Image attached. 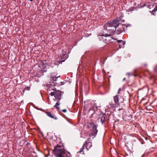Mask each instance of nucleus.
Listing matches in <instances>:
<instances>
[{
	"mask_svg": "<svg viewBox=\"0 0 157 157\" xmlns=\"http://www.w3.org/2000/svg\"><path fill=\"white\" fill-rule=\"evenodd\" d=\"M121 18H118L116 19L113 20V21L110 22H108L105 25L104 27L106 30H108V33L105 34H103L101 33L98 34V36L107 37L111 36L113 34L114 32L116 30V28L118 27L119 25V22Z\"/></svg>",
	"mask_w": 157,
	"mask_h": 157,
	"instance_id": "f257e3e1",
	"label": "nucleus"
},
{
	"mask_svg": "<svg viewBox=\"0 0 157 157\" xmlns=\"http://www.w3.org/2000/svg\"><path fill=\"white\" fill-rule=\"evenodd\" d=\"M53 153L56 157H69L70 155L69 153H66L65 151L60 148L59 145L55 147Z\"/></svg>",
	"mask_w": 157,
	"mask_h": 157,
	"instance_id": "f03ea898",
	"label": "nucleus"
},
{
	"mask_svg": "<svg viewBox=\"0 0 157 157\" xmlns=\"http://www.w3.org/2000/svg\"><path fill=\"white\" fill-rule=\"evenodd\" d=\"M52 90L55 92V98L56 100H58V101H59L63 92L59 90H56V89H53Z\"/></svg>",
	"mask_w": 157,
	"mask_h": 157,
	"instance_id": "7ed1b4c3",
	"label": "nucleus"
},
{
	"mask_svg": "<svg viewBox=\"0 0 157 157\" xmlns=\"http://www.w3.org/2000/svg\"><path fill=\"white\" fill-rule=\"evenodd\" d=\"M91 133L89 134V136L90 137H92V139H93L97 135L98 131L97 129V127L95 124L93 125Z\"/></svg>",
	"mask_w": 157,
	"mask_h": 157,
	"instance_id": "20e7f679",
	"label": "nucleus"
},
{
	"mask_svg": "<svg viewBox=\"0 0 157 157\" xmlns=\"http://www.w3.org/2000/svg\"><path fill=\"white\" fill-rule=\"evenodd\" d=\"M89 144H91V143L90 142H88L87 141H86L85 142V144L83 145L82 147L80 148V151L78 152V153H81L82 151L84 149V147H86V148L87 149V146Z\"/></svg>",
	"mask_w": 157,
	"mask_h": 157,
	"instance_id": "39448f33",
	"label": "nucleus"
},
{
	"mask_svg": "<svg viewBox=\"0 0 157 157\" xmlns=\"http://www.w3.org/2000/svg\"><path fill=\"white\" fill-rule=\"evenodd\" d=\"M89 144H91V143L90 142H88L87 141H86L85 142V144L83 145L82 147L80 148V151L78 152V153H81L82 151L84 149V147H86V148L87 149V146Z\"/></svg>",
	"mask_w": 157,
	"mask_h": 157,
	"instance_id": "423d86ee",
	"label": "nucleus"
},
{
	"mask_svg": "<svg viewBox=\"0 0 157 157\" xmlns=\"http://www.w3.org/2000/svg\"><path fill=\"white\" fill-rule=\"evenodd\" d=\"M114 101L116 105H119V98L117 95L114 96L113 97Z\"/></svg>",
	"mask_w": 157,
	"mask_h": 157,
	"instance_id": "0eeeda50",
	"label": "nucleus"
},
{
	"mask_svg": "<svg viewBox=\"0 0 157 157\" xmlns=\"http://www.w3.org/2000/svg\"><path fill=\"white\" fill-rule=\"evenodd\" d=\"M46 114L49 117H50L51 118H53L55 120L57 119V117L54 115H52L50 112H48L46 113Z\"/></svg>",
	"mask_w": 157,
	"mask_h": 157,
	"instance_id": "6e6552de",
	"label": "nucleus"
},
{
	"mask_svg": "<svg viewBox=\"0 0 157 157\" xmlns=\"http://www.w3.org/2000/svg\"><path fill=\"white\" fill-rule=\"evenodd\" d=\"M67 55L66 54H63L62 56L61 60H60L61 62H63L65 61V59H67L68 57Z\"/></svg>",
	"mask_w": 157,
	"mask_h": 157,
	"instance_id": "1a4fd4ad",
	"label": "nucleus"
},
{
	"mask_svg": "<svg viewBox=\"0 0 157 157\" xmlns=\"http://www.w3.org/2000/svg\"><path fill=\"white\" fill-rule=\"evenodd\" d=\"M106 118V115H102L101 118V122L102 124L104 123L105 121V119Z\"/></svg>",
	"mask_w": 157,
	"mask_h": 157,
	"instance_id": "9d476101",
	"label": "nucleus"
},
{
	"mask_svg": "<svg viewBox=\"0 0 157 157\" xmlns=\"http://www.w3.org/2000/svg\"><path fill=\"white\" fill-rule=\"evenodd\" d=\"M153 6L155 7L153 10V11L155 12L157 10V3H155Z\"/></svg>",
	"mask_w": 157,
	"mask_h": 157,
	"instance_id": "9b49d317",
	"label": "nucleus"
},
{
	"mask_svg": "<svg viewBox=\"0 0 157 157\" xmlns=\"http://www.w3.org/2000/svg\"><path fill=\"white\" fill-rule=\"evenodd\" d=\"M57 102L56 103V104L54 105V107H55L56 108L59 109V108L58 107V106H59L60 105V103H59V101H58V100H57Z\"/></svg>",
	"mask_w": 157,
	"mask_h": 157,
	"instance_id": "f8f14e48",
	"label": "nucleus"
},
{
	"mask_svg": "<svg viewBox=\"0 0 157 157\" xmlns=\"http://www.w3.org/2000/svg\"><path fill=\"white\" fill-rule=\"evenodd\" d=\"M117 41L119 43H121L122 42V44L123 45H124L125 43V41H123V40H117Z\"/></svg>",
	"mask_w": 157,
	"mask_h": 157,
	"instance_id": "ddd939ff",
	"label": "nucleus"
},
{
	"mask_svg": "<svg viewBox=\"0 0 157 157\" xmlns=\"http://www.w3.org/2000/svg\"><path fill=\"white\" fill-rule=\"evenodd\" d=\"M39 67H40L41 66L44 67V64L43 62H41L40 63V64H39Z\"/></svg>",
	"mask_w": 157,
	"mask_h": 157,
	"instance_id": "4468645a",
	"label": "nucleus"
},
{
	"mask_svg": "<svg viewBox=\"0 0 157 157\" xmlns=\"http://www.w3.org/2000/svg\"><path fill=\"white\" fill-rule=\"evenodd\" d=\"M50 94L51 96H54V95L55 94V92H51L50 93Z\"/></svg>",
	"mask_w": 157,
	"mask_h": 157,
	"instance_id": "2eb2a0df",
	"label": "nucleus"
},
{
	"mask_svg": "<svg viewBox=\"0 0 157 157\" xmlns=\"http://www.w3.org/2000/svg\"><path fill=\"white\" fill-rule=\"evenodd\" d=\"M132 10H133V8H130L128 9V10L127 11L128 12H130V11L132 12Z\"/></svg>",
	"mask_w": 157,
	"mask_h": 157,
	"instance_id": "dca6fc26",
	"label": "nucleus"
},
{
	"mask_svg": "<svg viewBox=\"0 0 157 157\" xmlns=\"http://www.w3.org/2000/svg\"><path fill=\"white\" fill-rule=\"evenodd\" d=\"M127 74L128 76H129L130 75H133V74L132 73L129 72L127 73Z\"/></svg>",
	"mask_w": 157,
	"mask_h": 157,
	"instance_id": "f3484780",
	"label": "nucleus"
},
{
	"mask_svg": "<svg viewBox=\"0 0 157 157\" xmlns=\"http://www.w3.org/2000/svg\"><path fill=\"white\" fill-rule=\"evenodd\" d=\"M123 45L121 44H119V47L120 48H121L123 47Z\"/></svg>",
	"mask_w": 157,
	"mask_h": 157,
	"instance_id": "a211bd4d",
	"label": "nucleus"
},
{
	"mask_svg": "<svg viewBox=\"0 0 157 157\" xmlns=\"http://www.w3.org/2000/svg\"><path fill=\"white\" fill-rule=\"evenodd\" d=\"M30 88L29 87L27 86L26 87V88L25 89L26 90H30Z\"/></svg>",
	"mask_w": 157,
	"mask_h": 157,
	"instance_id": "6ab92c4d",
	"label": "nucleus"
},
{
	"mask_svg": "<svg viewBox=\"0 0 157 157\" xmlns=\"http://www.w3.org/2000/svg\"><path fill=\"white\" fill-rule=\"evenodd\" d=\"M121 89L120 88L118 89V91L117 93H118V94H120V91H121Z\"/></svg>",
	"mask_w": 157,
	"mask_h": 157,
	"instance_id": "aec40b11",
	"label": "nucleus"
},
{
	"mask_svg": "<svg viewBox=\"0 0 157 157\" xmlns=\"http://www.w3.org/2000/svg\"><path fill=\"white\" fill-rule=\"evenodd\" d=\"M123 32V30L122 29H119V33H121Z\"/></svg>",
	"mask_w": 157,
	"mask_h": 157,
	"instance_id": "412c9836",
	"label": "nucleus"
},
{
	"mask_svg": "<svg viewBox=\"0 0 157 157\" xmlns=\"http://www.w3.org/2000/svg\"><path fill=\"white\" fill-rule=\"evenodd\" d=\"M63 112H67V109H64L62 110Z\"/></svg>",
	"mask_w": 157,
	"mask_h": 157,
	"instance_id": "4be33fe9",
	"label": "nucleus"
},
{
	"mask_svg": "<svg viewBox=\"0 0 157 157\" xmlns=\"http://www.w3.org/2000/svg\"><path fill=\"white\" fill-rule=\"evenodd\" d=\"M110 107H112L113 106V105L112 104H110Z\"/></svg>",
	"mask_w": 157,
	"mask_h": 157,
	"instance_id": "5701e85b",
	"label": "nucleus"
},
{
	"mask_svg": "<svg viewBox=\"0 0 157 157\" xmlns=\"http://www.w3.org/2000/svg\"><path fill=\"white\" fill-rule=\"evenodd\" d=\"M99 40H101L102 39V38H101L100 37H99Z\"/></svg>",
	"mask_w": 157,
	"mask_h": 157,
	"instance_id": "b1692460",
	"label": "nucleus"
},
{
	"mask_svg": "<svg viewBox=\"0 0 157 157\" xmlns=\"http://www.w3.org/2000/svg\"><path fill=\"white\" fill-rule=\"evenodd\" d=\"M125 79V78H124L123 80V81H124Z\"/></svg>",
	"mask_w": 157,
	"mask_h": 157,
	"instance_id": "393cba45",
	"label": "nucleus"
},
{
	"mask_svg": "<svg viewBox=\"0 0 157 157\" xmlns=\"http://www.w3.org/2000/svg\"><path fill=\"white\" fill-rule=\"evenodd\" d=\"M131 26V25H127L126 27H127L128 26Z\"/></svg>",
	"mask_w": 157,
	"mask_h": 157,
	"instance_id": "a878e982",
	"label": "nucleus"
},
{
	"mask_svg": "<svg viewBox=\"0 0 157 157\" xmlns=\"http://www.w3.org/2000/svg\"><path fill=\"white\" fill-rule=\"evenodd\" d=\"M58 63H59L58 62L57 63H56V64H58Z\"/></svg>",
	"mask_w": 157,
	"mask_h": 157,
	"instance_id": "bb28decb",
	"label": "nucleus"
},
{
	"mask_svg": "<svg viewBox=\"0 0 157 157\" xmlns=\"http://www.w3.org/2000/svg\"><path fill=\"white\" fill-rule=\"evenodd\" d=\"M85 134H86V135L87 136V133H86Z\"/></svg>",
	"mask_w": 157,
	"mask_h": 157,
	"instance_id": "cd10ccee",
	"label": "nucleus"
},
{
	"mask_svg": "<svg viewBox=\"0 0 157 157\" xmlns=\"http://www.w3.org/2000/svg\"><path fill=\"white\" fill-rule=\"evenodd\" d=\"M83 138H86V137L85 136V137H83Z\"/></svg>",
	"mask_w": 157,
	"mask_h": 157,
	"instance_id": "c85d7f7f",
	"label": "nucleus"
},
{
	"mask_svg": "<svg viewBox=\"0 0 157 157\" xmlns=\"http://www.w3.org/2000/svg\"><path fill=\"white\" fill-rule=\"evenodd\" d=\"M30 1H33V0H30Z\"/></svg>",
	"mask_w": 157,
	"mask_h": 157,
	"instance_id": "c756f323",
	"label": "nucleus"
}]
</instances>
